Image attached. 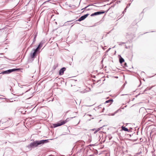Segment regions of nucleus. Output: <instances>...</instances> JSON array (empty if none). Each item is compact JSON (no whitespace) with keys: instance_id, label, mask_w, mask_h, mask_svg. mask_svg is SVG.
<instances>
[{"instance_id":"ddd939ff","label":"nucleus","mask_w":156,"mask_h":156,"mask_svg":"<svg viewBox=\"0 0 156 156\" xmlns=\"http://www.w3.org/2000/svg\"><path fill=\"white\" fill-rule=\"evenodd\" d=\"M90 5H88V6H86V7H85L84 8H83V9H81V10H83V9H86V8H87L88 6H90Z\"/></svg>"},{"instance_id":"6e6552de","label":"nucleus","mask_w":156,"mask_h":156,"mask_svg":"<svg viewBox=\"0 0 156 156\" xmlns=\"http://www.w3.org/2000/svg\"><path fill=\"white\" fill-rule=\"evenodd\" d=\"M66 70V68L65 67H63L59 71V74L60 75H61L63 74L64 72Z\"/></svg>"},{"instance_id":"f03ea898","label":"nucleus","mask_w":156,"mask_h":156,"mask_svg":"<svg viewBox=\"0 0 156 156\" xmlns=\"http://www.w3.org/2000/svg\"><path fill=\"white\" fill-rule=\"evenodd\" d=\"M69 120V118H67L65 120H61L57 123L52 124L51 127L53 128H55L58 126H60L63 125Z\"/></svg>"},{"instance_id":"f257e3e1","label":"nucleus","mask_w":156,"mask_h":156,"mask_svg":"<svg viewBox=\"0 0 156 156\" xmlns=\"http://www.w3.org/2000/svg\"><path fill=\"white\" fill-rule=\"evenodd\" d=\"M48 140H43L40 141H35L31 143L30 144V146L32 147H37L38 145L41 144H43L45 143L48 142Z\"/></svg>"},{"instance_id":"39448f33","label":"nucleus","mask_w":156,"mask_h":156,"mask_svg":"<svg viewBox=\"0 0 156 156\" xmlns=\"http://www.w3.org/2000/svg\"><path fill=\"white\" fill-rule=\"evenodd\" d=\"M105 12V11H100L95 12L94 13L92 14L90 16H94L99 15L101 14L104 13Z\"/></svg>"},{"instance_id":"dca6fc26","label":"nucleus","mask_w":156,"mask_h":156,"mask_svg":"<svg viewBox=\"0 0 156 156\" xmlns=\"http://www.w3.org/2000/svg\"><path fill=\"white\" fill-rule=\"evenodd\" d=\"M97 133V131H95L94 132V133Z\"/></svg>"},{"instance_id":"423d86ee","label":"nucleus","mask_w":156,"mask_h":156,"mask_svg":"<svg viewBox=\"0 0 156 156\" xmlns=\"http://www.w3.org/2000/svg\"><path fill=\"white\" fill-rule=\"evenodd\" d=\"M113 102V99H109L108 100L106 101L104 103V104L105 105H106V104H108L107 105V106H109Z\"/></svg>"},{"instance_id":"7ed1b4c3","label":"nucleus","mask_w":156,"mask_h":156,"mask_svg":"<svg viewBox=\"0 0 156 156\" xmlns=\"http://www.w3.org/2000/svg\"><path fill=\"white\" fill-rule=\"evenodd\" d=\"M37 51H35L33 49L30 53V57L31 58H33V60L37 56Z\"/></svg>"},{"instance_id":"4468645a","label":"nucleus","mask_w":156,"mask_h":156,"mask_svg":"<svg viewBox=\"0 0 156 156\" xmlns=\"http://www.w3.org/2000/svg\"><path fill=\"white\" fill-rule=\"evenodd\" d=\"M100 129V128H98V129H97L96 131L97 132Z\"/></svg>"},{"instance_id":"f3484780","label":"nucleus","mask_w":156,"mask_h":156,"mask_svg":"<svg viewBox=\"0 0 156 156\" xmlns=\"http://www.w3.org/2000/svg\"><path fill=\"white\" fill-rule=\"evenodd\" d=\"M148 87H147V89L148 90V89L150 90V89H148Z\"/></svg>"},{"instance_id":"0eeeda50","label":"nucleus","mask_w":156,"mask_h":156,"mask_svg":"<svg viewBox=\"0 0 156 156\" xmlns=\"http://www.w3.org/2000/svg\"><path fill=\"white\" fill-rule=\"evenodd\" d=\"M88 15V14H87L84 15L83 16H81L78 20V21H81L82 20H84L86 18H87Z\"/></svg>"},{"instance_id":"20e7f679","label":"nucleus","mask_w":156,"mask_h":156,"mask_svg":"<svg viewBox=\"0 0 156 156\" xmlns=\"http://www.w3.org/2000/svg\"><path fill=\"white\" fill-rule=\"evenodd\" d=\"M20 69H9L8 70L5 71L3 72L2 73L3 74H4L5 73H9L15 71H18Z\"/></svg>"},{"instance_id":"9b49d317","label":"nucleus","mask_w":156,"mask_h":156,"mask_svg":"<svg viewBox=\"0 0 156 156\" xmlns=\"http://www.w3.org/2000/svg\"><path fill=\"white\" fill-rule=\"evenodd\" d=\"M124 59L121 57L119 58V62L121 63H122L123 62H124Z\"/></svg>"},{"instance_id":"f8f14e48","label":"nucleus","mask_w":156,"mask_h":156,"mask_svg":"<svg viewBox=\"0 0 156 156\" xmlns=\"http://www.w3.org/2000/svg\"><path fill=\"white\" fill-rule=\"evenodd\" d=\"M40 45H39L38 47L36 49H33L35 51H37V52H38V51L40 49Z\"/></svg>"},{"instance_id":"1a4fd4ad","label":"nucleus","mask_w":156,"mask_h":156,"mask_svg":"<svg viewBox=\"0 0 156 156\" xmlns=\"http://www.w3.org/2000/svg\"><path fill=\"white\" fill-rule=\"evenodd\" d=\"M154 116L153 115H151V116L148 118V120L151 122H153L154 120Z\"/></svg>"},{"instance_id":"9d476101","label":"nucleus","mask_w":156,"mask_h":156,"mask_svg":"<svg viewBox=\"0 0 156 156\" xmlns=\"http://www.w3.org/2000/svg\"><path fill=\"white\" fill-rule=\"evenodd\" d=\"M122 130L126 131H128V132L129 131L128 129L126 128L125 127L123 126L122 127Z\"/></svg>"},{"instance_id":"2eb2a0df","label":"nucleus","mask_w":156,"mask_h":156,"mask_svg":"<svg viewBox=\"0 0 156 156\" xmlns=\"http://www.w3.org/2000/svg\"><path fill=\"white\" fill-rule=\"evenodd\" d=\"M91 9H90L89 8V9H87L86 10L87 11H88V10H90Z\"/></svg>"}]
</instances>
